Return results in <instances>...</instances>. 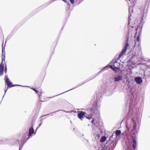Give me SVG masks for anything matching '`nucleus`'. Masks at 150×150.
Wrapping results in <instances>:
<instances>
[{
    "mask_svg": "<svg viewBox=\"0 0 150 150\" xmlns=\"http://www.w3.org/2000/svg\"><path fill=\"white\" fill-rule=\"evenodd\" d=\"M100 106V104L98 105L96 104V105L93 107L92 108L88 109V111L90 112V114H91L90 116L88 115V116H87L86 115L87 114L81 111L78 113V117L81 120L85 117L88 119H91L92 117L91 115H93L94 114L99 113Z\"/></svg>",
    "mask_w": 150,
    "mask_h": 150,
    "instance_id": "1",
    "label": "nucleus"
},
{
    "mask_svg": "<svg viewBox=\"0 0 150 150\" xmlns=\"http://www.w3.org/2000/svg\"><path fill=\"white\" fill-rule=\"evenodd\" d=\"M148 60L147 59L141 57V69L144 76L150 77V64L148 62Z\"/></svg>",
    "mask_w": 150,
    "mask_h": 150,
    "instance_id": "2",
    "label": "nucleus"
},
{
    "mask_svg": "<svg viewBox=\"0 0 150 150\" xmlns=\"http://www.w3.org/2000/svg\"><path fill=\"white\" fill-rule=\"evenodd\" d=\"M120 65V63L117 62L116 61H115L113 62L112 65H110L109 67L115 72H117L119 70V67ZM108 67V66H106L105 67H104L103 69L100 71L99 73L103 69Z\"/></svg>",
    "mask_w": 150,
    "mask_h": 150,
    "instance_id": "3",
    "label": "nucleus"
},
{
    "mask_svg": "<svg viewBox=\"0 0 150 150\" xmlns=\"http://www.w3.org/2000/svg\"><path fill=\"white\" fill-rule=\"evenodd\" d=\"M136 133H134L130 137V139H129V144L131 146L132 145L133 148L135 149L136 146V141L135 140Z\"/></svg>",
    "mask_w": 150,
    "mask_h": 150,
    "instance_id": "4",
    "label": "nucleus"
},
{
    "mask_svg": "<svg viewBox=\"0 0 150 150\" xmlns=\"http://www.w3.org/2000/svg\"><path fill=\"white\" fill-rule=\"evenodd\" d=\"M4 79H6L5 81V82L6 84H7L8 86V88L9 87H12L16 86H21L20 85H11L12 83L10 82V80L8 78L7 76H6L5 77Z\"/></svg>",
    "mask_w": 150,
    "mask_h": 150,
    "instance_id": "5",
    "label": "nucleus"
},
{
    "mask_svg": "<svg viewBox=\"0 0 150 150\" xmlns=\"http://www.w3.org/2000/svg\"><path fill=\"white\" fill-rule=\"evenodd\" d=\"M127 2L129 5V10L130 9V6H133L135 4L136 2L135 1V0H126Z\"/></svg>",
    "mask_w": 150,
    "mask_h": 150,
    "instance_id": "6",
    "label": "nucleus"
},
{
    "mask_svg": "<svg viewBox=\"0 0 150 150\" xmlns=\"http://www.w3.org/2000/svg\"><path fill=\"white\" fill-rule=\"evenodd\" d=\"M128 46V44L127 42L126 45L125 46L124 48L123 49L121 54L119 55L120 57H122L124 54L126 52V50Z\"/></svg>",
    "mask_w": 150,
    "mask_h": 150,
    "instance_id": "7",
    "label": "nucleus"
},
{
    "mask_svg": "<svg viewBox=\"0 0 150 150\" xmlns=\"http://www.w3.org/2000/svg\"><path fill=\"white\" fill-rule=\"evenodd\" d=\"M2 63L0 65V76L2 75L3 74L4 70V65Z\"/></svg>",
    "mask_w": 150,
    "mask_h": 150,
    "instance_id": "8",
    "label": "nucleus"
},
{
    "mask_svg": "<svg viewBox=\"0 0 150 150\" xmlns=\"http://www.w3.org/2000/svg\"><path fill=\"white\" fill-rule=\"evenodd\" d=\"M140 38V35H139L137 37L136 40L135 42V46H137L138 45L139 47V46Z\"/></svg>",
    "mask_w": 150,
    "mask_h": 150,
    "instance_id": "9",
    "label": "nucleus"
},
{
    "mask_svg": "<svg viewBox=\"0 0 150 150\" xmlns=\"http://www.w3.org/2000/svg\"><path fill=\"white\" fill-rule=\"evenodd\" d=\"M122 76H118L117 77H116L115 78V81H119L122 80Z\"/></svg>",
    "mask_w": 150,
    "mask_h": 150,
    "instance_id": "10",
    "label": "nucleus"
},
{
    "mask_svg": "<svg viewBox=\"0 0 150 150\" xmlns=\"http://www.w3.org/2000/svg\"><path fill=\"white\" fill-rule=\"evenodd\" d=\"M34 130L32 127H31L29 128V135L30 136H31L32 134L34 133Z\"/></svg>",
    "mask_w": 150,
    "mask_h": 150,
    "instance_id": "11",
    "label": "nucleus"
},
{
    "mask_svg": "<svg viewBox=\"0 0 150 150\" xmlns=\"http://www.w3.org/2000/svg\"><path fill=\"white\" fill-rule=\"evenodd\" d=\"M135 80L136 82L137 83L139 84L141 83V77H135Z\"/></svg>",
    "mask_w": 150,
    "mask_h": 150,
    "instance_id": "12",
    "label": "nucleus"
},
{
    "mask_svg": "<svg viewBox=\"0 0 150 150\" xmlns=\"http://www.w3.org/2000/svg\"><path fill=\"white\" fill-rule=\"evenodd\" d=\"M2 54L1 56V58H2V61H4L5 60V52H4V48H2Z\"/></svg>",
    "mask_w": 150,
    "mask_h": 150,
    "instance_id": "13",
    "label": "nucleus"
},
{
    "mask_svg": "<svg viewBox=\"0 0 150 150\" xmlns=\"http://www.w3.org/2000/svg\"><path fill=\"white\" fill-rule=\"evenodd\" d=\"M106 139V138L105 137H102L100 139V141L101 142H103L105 141V140Z\"/></svg>",
    "mask_w": 150,
    "mask_h": 150,
    "instance_id": "14",
    "label": "nucleus"
},
{
    "mask_svg": "<svg viewBox=\"0 0 150 150\" xmlns=\"http://www.w3.org/2000/svg\"><path fill=\"white\" fill-rule=\"evenodd\" d=\"M121 132L120 130H118L116 132V136H119Z\"/></svg>",
    "mask_w": 150,
    "mask_h": 150,
    "instance_id": "15",
    "label": "nucleus"
},
{
    "mask_svg": "<svg viewBox=\"0 0 150 150\" xmlns=\"http://www.w3.org/2000/svg\"><path fill=\"white\" fill-rule=\"evenodd\" d=\"M25 137H23V139L21 140L20 142H19V143L20 144H21L22 143V142H23V141L25 139Z\"/></svg>",
    "mask_w": 150,
    "mask_h": 150,
    "instance_id": "16",
    "label": "nucleus"
},
{
    "mask_svg": "<svg viewBox=\"0 0 150 150\" xmlns=\"http://www.w3.org/2000/svg\"><path fill=\"white\" fill-rule=\"evenodd\" d=\"M36 93H38V91H37L36 89H35L34 88H31Z\"/></svg>",
    "mask_w": 150,
    "mask_h": 150,
    "instance_id": "17",
    "label": "nucleus"
},
{
    "mask_svg": "<svg viewBox=\"0 0 150 150\" xmlns=\"http://www.w3.org/2000/svg\"><path fill=\"white\" fill-rule=\"evenodd\" d=\"M8 88H7V89H6L5 90V92H4V96H3V98L5 95V94H6L7 91V90H8Z\"/></svg>",
    "mask_w": 150,
    "mask_h": 150,
    "instance_id": "18",
    "label": "nucleus"
},
{
    "mask_svg": "<svg viewBox=\"0 0 150 150\" xmlns=\"http://www.w3.org/2000/svg\"><path fill=\"white\" fill-rule=\"evenodd\" d=\"M146 12H144V14H143V17H145L146 16Z\"/></svg>",
    "mask_w": 150,
    "mask_h": 150,
    "instance_id": "19",
    "label": "nucleus"
},
{
    "mask_svg": "<svg viewBox=\"0 0 150 150\" xmlns=\"http://www.w3.org/2000/svg\"><path fill=\"white\" fill-rule=\"evenodd\" d=\"M42 122H41V123L39 124V125H38V126L37 129H38V128H39V127H40V126H41V125H42Z\"/></svg>",
    "mask_w": 150,
    "mask_h": 150,
    "instance_id": "20",
    "label": "nucleus"
},
{
    "mask_svg": "<svg viewBox=\"0 0 150 150\" xmlns=\"http://www.w3.org/2000/svg\"><path fill=\"white\" fill-rule=\"evenodd\" d=\"M70 1L72 4H73L74 3V0H70Z\"/></svg>",
    "mask_w": 150,
    "mask_h": 150,
    "instance_id": "21",
    "label": "nucleus"
},
{
    "mask_svg": "<svg viewBox=\"0 0 150 150\" xmlns=\"http://www.w3.org/2000/svg\"><path fill=\"white\" fill-rule=\"evenodd\" d=\"M7 70V68H6V66L5 67V73H6Z\"/></svg>",
    "mask_w": 150,
    "mask_h": 150,
    "instance_id": "22",
    "label": "nucleus"
},
{
    "mask_svg": "<svg viewBox=\"0 0 150 150\" xmlns=\"http://www.w3.org/2000/svg\"><path fill=\"white\" fill-rule=\"evenodd\" d=\"M131 16V14H130L129 16H128V18H129V21L130 20V17Z\"/></svg>",
    "mask_w": 150,
    "mask_h": 150,
    "instance_id": "23",
    "label": "nucleus"
},
{
    "mask_svg": "<svg viewBox=\"0 0 150 150\" xmlns=\"http://www.w3.org/2000/svg\"><path fill=\"white\" fill-rule=\"evenodd\" d=\"M22 148V146H20L19 148V150H21Z\"/></svg>",
    "mask_w": 150,
    "mask_h": 150,
    "instance_id": "24",
    "label": "nucleus"
},
{
    "mask_svg": "<svg viewBox=\"0 0 150 150\" xmlns=\"http://www.w3.org/2000/svg\"><path fill=\"white\" fill-rule=\"evenodd\" d=\"M94 121H95L94 120V119H93V120H92V122H91L92 123V124H93Z\"/></svg>",
    "mask_w": 150,
    "mask_h": 150,
    "instance_id": "25",
    "label": "nucleus"
},
{
    "mask_svg": "<svg viewBox=\"0 0 150 150\" xmlns=\"http://www.w3.org/2000/svg\"><path fill=\"white\" fill-rule=\"evenodd\" d=\"M126 127L127 129L128 130H129V127L127 126V125L126 126Z\"/></svg>",
    "mask_w": 150,
    "mask_h": 150,
    "instance_id": "26",
    "label": "nucleus"
},
{
    "mask_svg": "<svg viewBox=\"0 0 150 150\" xmlns=\"http://www.w3.org/2000/svg\"><path fill=\"white\" fill-rule=\"evenodd\" d=\"M94 125L96 126H97L98 125L97 124H96L95 123H94Z\"/></svg>",
    "mask_w": 150,
    "mask_h": 150,
    "instance_id": "27",
    "label": "nucleus"
},
{
    "mask_svg": "<svg viewBox=\"0 0 150 150\" xmlns=\"http://www.w3.org/2000/svg\"><path fill=\"white\" fill-rule=\"evenodd\" d=\"M38 94L39 95V97L40 99V96H41V95H40L39 93Z\"/></svg>",
    "mask_w": 150,
    "mask_h": 150,
    "instance_id": "28",
    "label": "nucleus"
},
{
    "mask_svg": "<svg viewBox=\"0 0 150 150\" xmlns=\"http://www.w3.org/2000/svg\"><path fill=\"white\" fill-rule=\"evenodd\" d=\"M64 111L66 112H70L69 111Z\"/></svg>",
    "mask_w": 150,
    "mask_h": 150,
    "instance_id": "29",
    "label": "nucleus"
},
{
    "mask_svg": "<svg viewBox=\"0 0 150 150\" xmlns=\"http://www.w3.org/2000/svg\"><path fill=\"white\" fill-rule=\"evenodd\" d=\"M63 1L64 2H66V3H67V1H66V0H63Z\"/></svg>",
    "mask_w": 150,
    "mask_h": 150,
    "instance_id": "30",
    "label": "nucleus"
},
{
    "mask_svg": "<svg viewBox=\"0 0 150 150\" xmlns=\"http://www.w3.org/2000/svg\"><path fill=\"white\" fill-rule=\"evenodd\" d=\"M72 89H70V90H68L67 91H65V92H64V93H65V92H67V91H69L70 90H72Z\"/></svg>",
    "mask_w": 150,
    "mask_h": 150,
    "instance_id": "31",
    "label": "nucleus"
},
{
    "mask_svg": "<svg viewBox=\"0 0 150 150\" xmlns=\"http://www.w3.org/2000/svg\"><path fill=\"white\" fill-rule=\"evenodd\" d=\"M29 137H28L27 138V140H27V139H28L29 138Z\"/></svg>",
    "mask_w": 150,
    "mask_h": 150,
    "instance_id": "32",
    "label": "nucleus"
},
{
    "mask_svg": "<svg viewBox=\"0 0 150 150\" xmlns=\"http://www.w3.org/2000/svg\"><path fill=\"white\" fill-rule=\"evenodd\" d=\"M83 84V83H82V84H81V85H79V86H81V85H82Z\"/></svg>",
    "mask_w": 150,
    "mask_h": 150,
    "instance_id": "33",
    "label": "nucleus"
},
{
    "mask_svg": "<svg viewBox=\"0 0 150 150\" xmlns=\"http://www.w3.org/2000/svg\"><path fill=\"white\" fill-rule=\"evenodd\" d=\"M141 83H142V80L141 79Z\"/></svg>",
    "mask_w": 150,
    "mask_h": 150,
    "instance_id": "34",
    "label": "nucleus"
},
{
    "mask_svg": "<svg viewBox=\"0 0 150 150\" xmlns=\"http://www.w3.org/2000/svg\"><path fill=\"white\" fill-rule=\"evenodd\" d=\"M61 94V93H60V94H59V95H60Z\"/></svg>",
    "mask_w": 150,
    "mask_h": 150,
    "instance_id": "35",
    "label": "nucleus"
},
{
    "mask_svg": "<svg viewBox=\"0 0 150 150\" xmlns=\"http://www.w3.org/2000/svg\"><path fill=\"white\" fill-rule=\"evenodd\" d=\"M61 94V93H60V94H59V95H60Z\"/></svg>",
    "mask_w": 150,
    "mask_h": 150,
    "instance_id": "36",
    "label": "nucleus"
},
{
    "mask_svg": "<svg viewBox=\"0 0 150 150\" xmlns=\"http://www.w3.org/2000/svg\"><path fill=\"white\" fill-rule=\"evenodd\" d=\"M61 94V93H60V94H59V95H60Z\"/></svg>",
    "mask_w": 150,
    "mask_h": 150,
    "instance_id": "37",
    "label": "nucleus"
}]
</instances>
